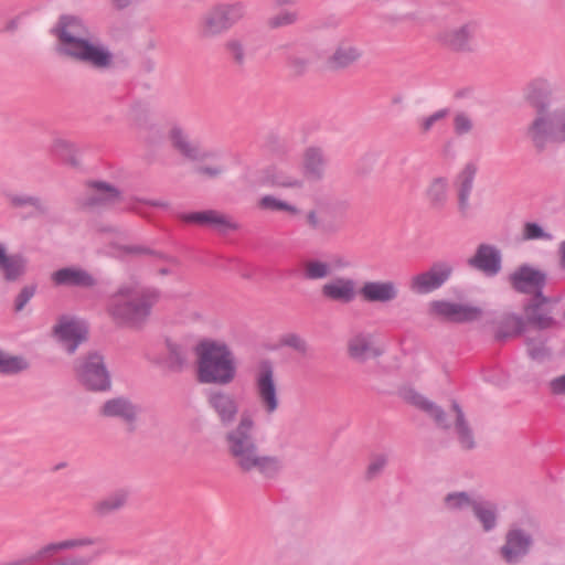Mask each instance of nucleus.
Returning a JSON list of instances; mask_svg holds the SVG:
<instances>
[{
    "mask_svg": "<svg viewBox=\"0 0 565 565\" xmlns=\"http://www.w3.org/2000/svg\"><path fill=\"white\" fill-rule=\"evenodd\" d=\"M55 39V53L75 64L97 73L115 68V55L110 47L90 32L84 20L73 14H62L50 29Z\"/></svg>",
    "mask_w": 565,
    "mask_h": 565,
    "instance_id": "obj_1",
    "label": "nucleus"
},
{
    "mask_svg": "<svg viewBox=\"0 0 565 565\" xmlns=\"http://www.w3.org/2000/svg\"><path fill=\"white\" fill-rule=\"evenodd\" d=\"M225 452L233 466L243 475L257 473L264 479H276L284 469L282 459L262 451L254 418L244 413L235 426L223 436Z\"/></svg>",
    "mask_w": 565,
    "mask_h": 565,
    "instance_id": "obj_2",
    "label": "nucleus"
},
{
    "mask_svg": "<svg viewBox=\"0 0 565 565\" xmlns=\"http://www.w3.org/2000/svg\"><path fill=\"white\" fill-rule=\"evenodd\" d=\"M524 99L535 110L525 137L537 151L551 143H565V102L553 98V86L543 78L532 81L524 89Z\"/></svg>",
    "mask_w": 565,
    "mask_h": 565,
    "instance_id": "obj_3",
    "label": "nucleus"
},
{
    "mask_svg": "<svg viewBox=\"0 0 565 565\" xmlns=\"http://www.w3.org/2000/svg\"><path fill=\"white\" fill-rule=\"evenodd\" d=\"M160 292L152 287H139L136 279L121 284L110 296L108 312L120 323L140 327L151 315L159 301Z\"/></svg>",
    "mask_w": 565,
    "mask_h": 565,
    "instance_id": "obj_4",
    "label": "nucleus"
},
{
    "mask_svg": "<svg viewBox=\"0 0 565 565\" xmlns=\"http://www.w3.org/2000/svg\"><path fill=\"white\" fill-rule=\"evenodd\" d=\"M77 550H84V552L62 555L53 558L47 565H92L106 554L108 548L102 536L79 535L43 545L32 555V559L44 561L57 553Z\"/></svg>",
    "mask_w": 565,
    "mask_h": 565,
    "instance_id": "obj_5",
    "label": "nucleus"
},
{
    "mask_svg": "<svg viewBox=\"0 0 565 565\" xmlns=\"http://www.w3.org/2000/svg\"><path fill=\"white\" fill-rule=\"evenodd\" d=\"M198 355V381L202 384L228 385L236 376V362L227 344L213 340L201 341Z\"/></svg>",
    "mask_w": 565,
    "mask_h": 565,
    "instance_id": "obj_6",
    "label": "nucleus"
},
{
    "mask_svg": "<svg viewBox=\"0 0 565 565\" xmlns=\"http://www.w3.org/2000/svg\"><path fill=\"white\" fill-rule=\"evenodd\" d=\"M247 13V3L243 0L216 2L200 17L198 33L203 40L220 38L243 21Z\"/></svg>",
    "mask_w": 565,
    "mask_h": 565,
    "instance_id": "obj_7",
    "label": "nucleus"
},
{
    "mask_svg": "<svg viewBox=\"0 0 565 565\" xmlns=\"http://www.w3.org/2000/svg\"><path fill=\"white\" fill-rule=\"evenodd\" d=\"M74 375L79 385L89 392H107L111 387L105 358L98 351H90L76 359Z\"/></svg>",
    "mask_w": 565,
    "mask_h": 565,
    "instance_id": "obj_8",
    "label": "nucleus"
},
{
    "mask_svg": "<svg viewBox=\"0 0 565 565\" xmlns=\"http://www.w3.org/2000/svg\"><path fill=\"white\" fill-rule=\"evenodd\" d=\"M344 216L340 205L318 203L306 213V225L319 235L333 236L343 228Z\"/></svg>",
    "mask_w": 565,
    "mask_h": 565,
    "instance_id": "obj_9",
    "label": "nucleus"
},
{
    "mask_svg": "<svg viewBox=\"0 0 565 565\" xmlns=\"http://www.w3.org/2000/svg\"><path fill=\"white\" fill-rule=\"evenodd\" d=\"M482 313L480 307L470 303L446 299L433 300L428 303V315L444 322L470 323L479 320Z\"/></svg>",
    "mask_w": 565,
    "mask_h": 565,
    "instance_id": "obj_10",
    "label": "nucleus"
},
{
    "mask_svg": "<svg viewBox=\"0 0 565 565\" xmlns=\"http://www.w3.org/2000/svg\"><path fill=\"white\" fill-rule=\"evenodd\" d=\"M121 193L115 185L99 180H92L86 183L84 194L77 200L83 210L97 212L109 209L120 201Z\"/></svg>",
    "mask_w": 565,
    "mask_h": 565,
    "instance_id": "obj_11",
    "label": "nucleus"
},
{
    "mask_svg": "<svg viewBox=\"0 0 565 565\" xmlns=\"http://www.w3.org/2000/svg\"><path fill=\"white\" fill-rule=\"evenodd\" d=\"M508 281L514 291L532 295V298L545 301L543 294V289L547 282L545 271L530 264H522L509 275Z\"/></svg>",
    "mask_w": 565,
    "mask_h": 565,
    "instance_id": "obj_12",
    "label": "nucleus"
},
{
    "mask_svg": "<svg viewBox=\"0 0 565 565\" xmlns=\"http://www.w3.org/2000/svg\"><path fill=\"white\" fill-rule=\"evenodd\" d=\"M257 398L264 412L271 415L279 408V396L275 381L274 364L265 359L259 362L255 377Z\"/></svg>",
    "mask_w": 565,
    "mask_h": 565,
    "instance_id": "obj_13",
    "label": "nucleus"
},
{
    "mask_svg": "<svg viewBox=\"0 0 565 565\" xmlns=\"http://www.w3.org/2000/svg\"><path fill=\"white\" fill-rule=\"evenodd\" d=\"M454 266L448 262H435L427 270L414 275L408 289L415 295H427L443 287L451 277Z\"/></svg>",
    "mask_w": 565,
    "mask_h": 565,
    "instance_id": "obj_14",
    "label": "nucleus"
},
{
    "mask_svg": "<svg viewBox=\"0 0 565 565\" xmlns=\"http://www.w3.org/2000/svg\"><path fill=\"white\" fill-rule=\"evenodd\" d=\"M205 401L222 427L233 426L239 414V403L233 393L222 388H210L205 392Z\"/></svg>",
    "mask_w": 565,
    "mask_h": 565,
    "instance_id": "obj_15",
    "label": "nucleus"
},
{
    "mask_svg": "<svg viewBox=\"0 0 565 565\" xmlns=\"http://www.w3.org/2000/svg\"><path fill=\"white\" fill-rule=\"evenodd\" d=\"M477 22L469 20L458 26H446L436 34V41L447 50L455 53L473 52V39Z\"/></svg>",
    "mask_w": 565,
    "mask_h": 565,
    "instance_id": "obj_16",
    "label": "nucleus"
},
{
    "mask_svg": "<svg viewBox=\"0 0 565 565\" xmlns=\"http://www.w3.org/2000/svg\"><path fill=\"white\" fill-rule=\"evenodd\" d=\"M534 540L530 532L518 526H511L504 543L499 548L500 557L509 565L521 563L531 552Z\"/></svg>",
    "mask_w": 565,
    "mask_h": 565,
    "instance_id": "obj_17",
    "label": "nucleus"
},
{
    "mask_svg": "<svg viewBox=\"0 0 565 565\" xmlns=\"http://www.w3.org/2000/svg\"><path fill=\"white\" fill-rule=\"evenodd\" d=\"M545 301L531 298L524 306L526 321L540 330H546L558 327V321L554 318V309L559 302L558 298H552L544 295Z\"/></svg>",
    "mask_w": 565,
    "mask_h": 565,
    "instance_id": "obj_18",
    "label": "nucleus"
},
{
    "mask_svg": "<svg viewBox=\"0 0 565 565\" xmlns=\"http://www.w3.org/2000/svg\"><path fill=\"white\" fill-rule=\"evenodd\" d=\"M363 56L359 43L348 36L338 40L333 52L327 58V65L332 71H344L355 65Z\"/></svg>",
    "mask_w": 565,
    "mask_h": 565,
    "instance_id": "obj_19",
    "label": "nucleus"
},
{
    "mask_svg": "<svg viewBox=\"0 0 565 565\" xmlns=\"http://www.w3.org/2000/svg\"><path fill=\"white\" fill-rule=\"evenodd\" d=\"M50 278L55 287L63 288L94 289L98 285L92 273L78 266L62 267L53 271Z\"/></svg>",
    "mask_w": 565,
    "mask_h": 565,
    "instance_id": "obj_20",
    "label": "nucleus"
},
{
    "mask_svg": "<svg viewBox=\"0 0 565 565\" xmlns=\"http://www.w3.org/2000/svg\"><path fill=\"white\" fill-rule=\"evenodd\" d=\"M359 296L366 303L387 305L394 302L399 296V288L396 281L365 280L359 288Z\"/></svg>",
    "mask_w": 565,
    "mask_h": 565,
    "instance_id": "obj_21",
    "label": "nucleus"
},
{
    "mask_svg": "<svg viewBox=\"0 0 565 565\" xmlns=\"http://www.w3.org/2000/svg\"><path fill=\"white\" fill-rule=\"evenodd\" d=\"M467 264L487 277H494L502 270V254L497 246L482 243L477 246Z\"/></svg>",
    "mask_w": 565,
    "mask_h": 565,
    "instance_id": "obj_22",
    "label": "nucleus"
},
{
    "mask_svg": "<svg viewBox=\"0 0 565 565\" xmlns=\"http://www.w3.org/2000/svg\"><path fill=\"white\" fill-rule=\"evenodd\" d=\"M54 333L68 354L75 353L77 348L87 340V329L84 323L65 317L54 327Z\"/></svg>",
    "mask_w": 565,
    "mask_h": 565,
    "instance_id": "obj_23",
    "label": "nucleus"
},
{
    "mask_svg": "<svg viewBox=\"0 0 565 565\" xmlns=\"http://www.w3.org/2000/svg\"><path fill=\"white\" fill-rule=\"evenodd\" d=\"M320 292L326 300L343 305L353 302L359 296L356 281L344 276H337L324 282Z\"/></svg>",
    "mask_w": 565,
    "mask_h": 565,
    "instance_id": "obj_24",
    "label": "nucleus"
},
{
    "mask_svg": "<svg viewBox=\"0 0 565 565\" xmlns=\"http://www.w3.org/2000/svg\"><path fill=\"white\" fill-rule=\"evenodd\" d=\"M138 414V406L122 396L106 401L100 408V415L120 420L129 431L135 430Z\"/></svg>",
    "mask_w": 565,
    "mask_h": 565,
    "instance_id": "obj_25",
    "label": "nucleus"
},
{
    "mask_svg": "<svg viewBox=\"0 0 565 565\" xmlns=\"http://www.w3.org/2000/svg\"><path fill=\"white\" fill-rule=\"evenodd\" d=\"M447 419L450 423V427L447 429H451L456 439L463 450H472L477 446L476 437L473 429L468 422L461 406L452 401L450 414H447Z\"/></svg>",
    "mask_w": 565,
    "mask_h": 565,
    "instance_id": "obj_26",
    "label": "nucleus"
},
{
    "mask_svg": "<svg viewBox=\"0 0 565 565\" xmlns=\"http://www.w3.org/2000/svg\"><path fill=\"white\" fill-rule=\"evenodd\" d=\"M399 395L405 402L429 415L439 428L448 429L451 426L447 419V413L440 406L418 393L415 388L409 386L403 387L399 391Z\"/></svg>",
    "mask_w": 565,
    "mask_h": 565,
    "instance_id": "obj_27",
    "label": "nucleus"
},
{
    "mask_svg": "<svg viewBox=\"0 0 565 565\" xmlns=\"http://www.w3.org/2000/svg\"><path fill=\"white\" fill-rule=\"evenodd\" d=\"M28 270V259L20 253H9L4 243L0 242V275L6 282L20 281Z\"/></svg>",
    "mask_w": 565,
    "mask_h": 565,
    "instance_id": "obj_28",
    "label": "nucleus"
},
{
    "mask_svg": "<svg viewBox=\"0 0 565 565\" xmlns=\"http://www.w3.org/2000/svg\"><path fill=\"white\" fill-rule=\"evenodd\" d=\"M169 138L173 148L191 161H205L214 157L213 152L202 149L198 142L190 140L184 130L178 126L171 128Z\"/></svg>",
    "mask_w": 565,
    "mask_h": 565,
    "instance_id": "obj_29",
    "label": "nucleus"
},
{
    "mask_svg": "<svg viewBox=\"0 0 565 565\" xmlns=\"http://www.w3.org/2000/svg\"><path fill=\"white\" fill-rule=\"evenodd\" d=\"M476 174L477 166L473 162H468L456 179L458 210L462 216H466L470 209V195L473 190Z\"/></svg>",
    "mask_w": 565,
    "mask_h": 565,
    "instance_id": "obj_30",
    "label": "nucleus"
},
{
    "mask_svg": "<svg viewBox=\"0 0 565 565\" xmlns=\"http://www.w3.org/2000/svg\"><path fill=\"white\" fill-rule=\"evenodd\" d=\"M348 353L353 360L364 362L370 358L381 356L383 350L374 345L372 334L359 332L349 340Z\"/></svg>",
    "mask_w": 565,
    "mask_h": 565,
    "instance_id": "obj_31",
    "label": "nucleus"
},
{
    "mask_svg": "<svg viewBox=\"0 0 565 565\" xmlns=\"http://www.w3.org/2000/svg\"><path fill=\"white\" fill-rule=\"evenodd\" d=\"M130 490L119 488L110 492L107 497L96 501L93 504V512L97 518H106L113 513L122 510L129 500Z\"/></svg>",
    "mask_w": 565,
    "mask_h": 565,
    "instance_id": "obj_32",
    "label": "nucleus"
},
{
    "mask_svg": "<svg viewBox=\"0 0 565 565\" xmlns=\"http://www.w3.org/2000/svg\"><path fill=\"white\" fill-rule=\"evenodd\" d=\"M471 512L483 532H492L498 526L499 512L494 502L478 497Z\"/></svg>",
    "mask_w": 565,
    "mask_h": 565,
    "instance_id": "obj_33",
    "label": "nucleus"
},
{
    "mask_svg": "<svg viewBox=\"0 0 565 565\" xmlns=\"http://www.w3.org/2000/svg\"><path fill=\"white\" fill-rule=\"evenodd\" d=\"M167 352L161 360V365L172 373H181L188 366L186 350L171 340L166 341Z\"/></svg>",
    "mask_w": 565,
    "mask_h": 565,
    "instance_id": "obj_34",
    "label": "nucleus"
},
{
    "mask_svg": "<svg viewBox=\"0 0 565 565\" xmlns=\"http://www.w3.org/2000/svg\"><path fill=\"white\" fill-rule=\"evenodd\" d=\"M327 160L321 149L309 148L303 154L305 175L310 181H320L324 177Z\"/></svg>",
    "mask_w": 565,
    "mask_h": 565,
    "instance_id": "obj_35",
    "label": "nucleus"
},
{
    "mask_svg": "<svg viewBox=\"0 0 565 565\" xmlns=\"http://www.w3.org/2000/svg\"><path fill=\"white\" fill-rule=\"evenodd\" d=\"M494 323L497 324L494 338L498 341L521 334L525 327L523 318L512 313L501 316Z\"/></svg>",
    "mask_w": 565,
    "mask_h": 565,
    "instance_id": "obj_36",
    "label": "nucleus"
},
{
    "mask_svg": "<svg viewBox=\"0 0 565 565\" xmlns=\"http://www.w3.org/2000/svg\"><path fill=\"white\" fill-rule=\"evenodd\" d=\"M331 271L330 264L319 258H306L299 264V275L307 281L323 280Z\"/></svg>",
    "mask_w": 565,
    "mask_h": 565,
    "instance_id": "obj_37",
    "label": "nucleus"
},
{
    "mask_svg": "<svg viewBox=\"0 0 565 565\" xmlns=\"http://www.w3.org/2000/svg\"><path fill=\"white\" fill-rule=\"evenodd\" d=\"M479 495H473L467 491H452L443 498V508L449 513H459L466 510H472Z\"/></svg>",
    "mask_w": 565,
    "mask_h": 565,
    "instance_id": "obj_38",
    "label": "nucleus"
},
{
    "mask_svg": "<svg viewBox=\"0 0 565 565\" xmlns=\"http://www.w3.org/2000/svg\"><path fill=\"white\" fill-rule=\"evenodd\" d=\"M448 180L444 177L434 178L427 190L426 196L433 210L440 211L448 200Z\"/></svg>",
    "mask_w": 565,
    "mask_h": 565,
    "instance_id": "obj_39",
    "label": "nucleus"
},
{
    "mask_svg": "<svg viewBox=\"0 0 565 565\" xmlns=\"http://www.w3.org/2000/svg\"><path fill=\"white\" fill-rule=\"evenodd\" d=\"M417 15L414 3L407 0H399L387 8L383 14V19L386 22L395 24L403 21L415 20Z\"/></svg>",
    "mask_w": 565,
    "mask_h": 565,
    "instance_id": "obj_40",
    "label": "nucleus"
},
{
    "mask_svg": "<svg viewBox=\"0 0 565 565\" xmlns=\"http://www.w3.org/2000/svg\"><path fill=\"white\" fill-rule=\"evenodd\" d=\"M8 199L14 207H33L34 212L32 215L34 216H47L51 211L49 203L36 195L10 194Z\"/></svg>",
    "mask_w": 565,
    "mask_h": 565,
    "instance_id": "obj_41",
    "label": "nucleus"
},
{
    "mask_svg": "<svg viewBox=\"0 0 565 565\" xmlns=\"http://www.w3.org/2000/svg\"><path fill=\"white\" fill-rule=\"evenodd\" d=\"M30 367L29 361L22 355H13L0 348V374L17 375Z\"/></svg>",
    "mask_w": 565,
    "mask_h": 565,
    "instance_id": "obj_42",
    "label": "nucleus"
},
{
    "mask_svg": "<svg viewBox=\"0 0 565 565\" xmlns=\"http://www.w3.org/2000/svg\"><path fill=\"white\" fill-rule=\"evenodd\" d=\"M224 49L236 67L243 68L246 65L248 52L247 45L243 39L236 36L230 38L224 43Z\"/></svg>",
    "mask_w": 565,
    "mask_h": 565,
    "instance_id": "obj_43",
    "label": "nucleus"
},
{
    "mask_svg": "<svg viewBox=\"0 0 565 565\" xmlns=\"http://www.w3.org/2000/svg\"><path fill=\"white\" fill-rule=\"evenodd\" d=\"M51 151L60 157L66 163L76 167L78 161L76 159V147L71 141L63 138H55L51 146Z\"/></svg>",
    "mask_w": 565,
    "mask_h": 565,
    "instance_id": "obj_44",
    "label": "nucleus"
},
{
    "mask_svg": "<svg viewBox=\"0 0 565 565\" xmlns=\"http://www.w3.org/2000/svg\"><path fill=\"white\" fill-rule=\"evenodd\" d=\"M545 342L541 337L526 338V352L533 361L543 363L551 358V350L546 347Z\"/></svg>",
    "mask_w": 565,
    "mask_h": 565,
    "instance_id": "obj_45",
    "label": "nucleus"
},
{
    "mask_svg": "<svg viewBox=\"0 0 565 565\" xmlns=\"http://www.w3.org/2000/svg\"><path fill=\"white\" fill-rule=\"evenodd\" d=\"M299 21V12L297 10L282 9L267 20L269 29H280L291 26Z\"/></svg>",
    "mask_w": 565,
    "mask_h": 565,
    "instance_id": "obj_46",
    "label": "nucleus"
},
{
    "mask_svg": "<svg viewBox=\"0 0 565 565\" xmlns=\"http://www.w3.org/2000/svg\"><path fill=\"white\" fill-rule=\"evenodd\" d=\"M286 65L292 76L300 77L308 72L311 60L308 55L291 53L286 58Z\"/></svg>",
    "mask_w": 565,
    "mask_h": 565,
    "instance_id": "obj_47",
    "label": "nucleus"
},
{
    "mask_svg": "<svg viewBox=\"0 0 565 565\" xmlns=\"http://www.w3.org/2000/svg\"><path fill=\"white\" fill-rule=\"evenodd\" d=\"M258 206L263 210L284 211V212H287L292 215H296L300 212L297 206H295L286 201H282L280 199H277L274 195H264L259 200Z\"/></svg>",
    "mask_w": 565,
    "mask_h": 565,
    "instance_id": "obj_48",
    "label": "nucleus"
},
{
    "mask_svg": "<svg viewBox=\"0 0 565 565\" xmlns=\"http://www.w3.org/2000/svg\"><path fill=\"white\" fill-rule=\"evenodd\" d=\"M388 462V456L385 454H373L365 470V479L372 481L376 479L385 469Z\"/></svg>",
    "mask_w": 565,
    "mask_h": 565,
    "instance_id": "obj_49",
    "label": "nucleus"
},
{
    "mask_svg": "<svg viewBox=\"0 0 565 565\" xmlns=\"http://www.w3.org/2000/svg\"><path fill=\"white\" fill-rule=\"evenodd\" d=\"M280 344L282 347H287L299 353L300 355L305 356L309 352V343L305 338L297 333H287L280 339Z\"/></svg>",
    "mask_w": 565,
    "mask_h": 565,
    "instance_id": "obj_50",
    "label": "nucleus"
},
{
    "mask_svg": "<svg viewBox=\"0 0 565 565\" xmlns=\"http://www.w3.org/2000/svg\"><path fill=\"white\" fill-rule=\"evenodd\" d=\"M221 234H226L230 231H235L238 225L232 222L226 215L213 210V215L210 216L209 224Z\"/></svg>",
    "mask_w": 565,
    "mask_h": 565,
    "instance_id": "obj_51",
    "label": "nucleus"
},
{
    "mask_svg": "<svg viewBox=\"0 0 565 565\" xmlns=\"http://www.w3.org/2000/svg\"><path fill=\"white\" fill-rule=\"evenodd\" d=\"M522 237L525 241H536V239L552 241L553 239L552 234L545 232L543 230V227L535 222H526L523 225Z\"/></svg>",
    "mask_w": 565,
    "mask_h": 565,
    "instance_id": "obj_52",
    "label": "nucleus"
},
{
    "mask_svg": "<svg viewBox=\"0 0 565 565\" xmlns=\"http://www.w3.org/2000/svg\"><path fill=\"white\" fill-rule=\"evenodd\" d=\"M473 129V121L466 113H457L454 117V131L458 136H463Z\"/></svg>",
    "mask_w": 565,
    "mask_h": 565,
    "instance_id": "obj_53",
    "label": "nucleus"
},
{
    "mask_svg": "<svg viewBox=\"0 0 565 565\" xmlns=\"http://www.w3.org/2000/svg\"><path fill=\"white\" fill-rule=\"evenodd\" d=\"M35 292H36L35 284L24 286L19 291V294L17 295V297L14 299V310L17 312L22 311L24 309V307L26 306V303L33 298Z\"/></svg>",
    "mask_w": 565,
    "mask_h": 565,
    "instance_id": "obj_54",
    "label": "nucleus"
},
{
    "mask_svg": "<svg viewBox=\"0 0 565 565\" xmlns=\"http://www.w3.org/2000/svg\"><path fill=\"white\" fill-rule=\"evenodd\" d=\"M448 114H449V110L445 108V109H440V110L431 114L428 117L420 119L419 120L420 132L427 134L437 121L445 119L448 116Z\"/></svg>",
    "mask_w": 565,
    "mask_h": 565,
    "instance_id": "obj_55",
    "label": "nucleus"
},
{
    "mask_svg": "<svg viewBox=\"0 0 565 565\" xmlns=\"http://www.w3.org/2000/svg\"><path fill=\"white\" fill-rule=\"evenodd\" d=\"M211 215H213V210H205V211L183 214L181 217L184 222H188V223H196V224H206L207 225Z\"/></svg>",
    "mask_w": 565,
    "mask_h": 565,
    "instance_id": "obj_56",
    "label": "nucleus"
},
{
    "mask_svg": "<svg viewBox=\"0 0 565 565\" xmlns=\"http://www.w3.org/2000/svg\"><path fill=\"white\" fill-rule=\"evenodd\" d=\"M225 167L222 164L215 166H200L195 169V172L200 175H205L210 179H216L225 172Z\"/></svg>",
    "mask_w": 565,
    "mask_h": 565,
    "instance_id": "obj_57",
    "label": "nucleus"
},
{
    "mask_svg": "<svg viewBox=\"0 0 565 565\" xmlns=\"http://www.w3.org/2000/svg\"><path fill=\"white\" fill-rule=\"evenodd\" d=\"M119 250L122 254L126 255H135V256H141V255H152L154 256L156 250L150 249L142 245H122L119 247Z\"/></svg>",
    "mask_w": 565,
    "mask_h": 565,
    "instance_id": "obj_58",
    "label": "nucleus"
},
{
    "mask_svg": "<svg viewBox=\"0 0 565 565\" xmlns=\"http://www.w3.org/2000/svg\"><path fill=\"white\" fill-rule=\"evenodd\" d=\"M550 387L554 394H565V374L552 380Z\"/></svg>",
    "mask_w": 565,
    "mask_h": 565,
    "instance_id": "obj_59",
    "label": "nucleus"
},
{
    "mask_svg": "<svg viewBox=\"0 0 565 565\" xmlns=\"http://www.w3.org/2000/svg\"><path fill=\"white\" fill-rule=\"evenodd\" d=\"M273 182L275 185L284 186V188H296V186L300 185L298 180L290 178V177H281V178L279 177V178L275 179Z\"/></svg>",
    "mask_w": 565,
    "mask_h": 565,
    "instance_id": "obj_60",
    "label": "nucleus"
},
{
    "mask_svg": "<svg viewBox=\"0 0 565 565\" xmlns=\"http://www.w3.org/2000/svg\"><path fill=\"white\" fill-rule=\"evenodd\" d=\"M138 0H109L110 6L118 11L126 10Z\"/></svg>",
    "mask_w": 565,
    "mask_h": 565,
    "instance_id": "obj_61",
    "label": "nucleus"
},
{
    "mask_svg": "<svg viewBox=\"0 0 565 565\" xmlns=\"http://www.w3.org/2000/svg\"><path fill=\"white\" fill-rule=\"evenodd\" d=\"M32 562H34V559H32V555H31L29 557L15 558V559H11L8 562H3V563H0V565H29Z\"/></svg>",
    "mask_w": 565,
    "mask_h": 565,
    "instance_id": "obj_62",
    "label": "nucleus"
},
{
    "mask_svg": "<svg viewBox=\"0 0 565 565\" xmlns=\"http://www.w3.org/2000/svg\"><path fill=\"white\" fill-rule=\"evenodd\" d=\"M558 264L559 267L565 271V241L561 242L558 246Z\"/></svg>",
    "mask_w": 565,
    "mask_h": 565,
    "instance_id": "obj_63",
    "label": "nucleus"
},
{
    "mask_svg": "<svg viewBox=\"0 0 565 565\" xmlns=\"http://www.w3.org/2000/svg\"><path fill=\"white\" fill-rule=\"evenodd\" d=\"M154 256L159 257L161 259H164V260H167L168 263H170L172 265H178L179 264V262H178V259L175 257L168 256V255H166L163 253H160V252H157V250H156Z\"/></svg>",
    "mask_w": 565,
    "mask_h": 565,
    "instance_id": "obj_64",
    "label": "nucleus"
}]
</instances>
